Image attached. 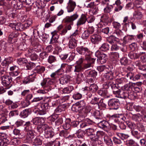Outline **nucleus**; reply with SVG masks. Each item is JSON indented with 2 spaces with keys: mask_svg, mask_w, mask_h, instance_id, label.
Instances as JSON below:
<instances>
[{
  "mask_svg": "<svg viewBox=\"0 0 146 146\" xmlns=\"http://www.w3.org/2000/svg\"><path fill=\"white\" fill-rule=\"evenodd\" d=\"M67 4L66 7L67 12L69 13L73 12L76 6V2L72 0H69Z\"/></svg>",
  "mask_w": 146,
  "mask_h": 146,
  "instance_id": "13",
  "label": "nucleus"
},
{
  "mask_svg": "<svg viewBox=\"0 0 146 146\" xmlns=\"http://www.w3.org/2000/svg\"><path fill=\"white\" fill-rule=\"evenodd\" d=\"M95 55L98 58V62L101 64L105 63L107 60V56L99 50H97L95 52Z\"/></svg>",
  "mask_w": 146,
  "mask_h": 146,
  "instance_id": "5",
  "label": "nucleus"
},
{
  "mask_svg": "<svg viewBox=\"0 0 146 146\" xmlns=\"http://www.w3.org/2000/svg\"><path fill=\"white\" fill-rule=\"evenodd\" d=\"M61 67L62 68L65 69V72L66 73H69L71 72L72 68V65H68L66 64H62Z\"/></svg>",
  "mask_w": 146,
  "mask_h": 146,
  "instance_id": "37",
  "label": "nucleus"
},
{
  "mask_svg": "<svg viewBox=\"0 0 146 146\" xmlns=\"http://www.w3.org/2000/svg\"><path fill=\"white\" fill-rule=\"evenodd\" d=\"M1 83L7 88H9L12 86V84L11 83L12 78L11 76L9 75H4L1 77Z\"/></svg>",
  "mask_w": 146,
  "mask_h": 146,
  "instance_id": "6",
  "label": "nucleus"
},
{
  "mask_svg": "<svg viewBox=\"0 0 146 146\" xmlns=\"http://www.w3.org/2000/svg\"><path fill=\"white\" fill-rule=\"evenodd\" d=\"M115 4L116 5L114 8V11L115 12H118L121 10L123 7L120 0H116Z\"/></svg>",
  "mask_w": 146,
  "mask_h": 146,
  "instance_id": "24",
  "label": "nucleus"
},
{
  "mask_svg": "<svg viewBox=\"0 0 146 146\" xmlns=\"http://www.w3.org/2000/svg\"><path fill=\"white\" fill-rule=\"evenodd\" d=\"M29 109H26L23 110L20 114V116L23 118L27 117L30 113Z\"/></svg>",
  "mask_w": 146,
  "mask_h": 146,
  "instance_id": "38",
  "label": "nucleus"
},
{
  "mask_svg": "<svg viewBox=\"0 0 146 146\" xmlns=\"http://www.w3.org/2000/svg\"><path fill=\"white\" fill-rule=\"evenodd\" d=\"M104 135V133L103 131H97L96 132V134H95L92 141H98L101 143L102 141L99 139L102 138Z\"/></svg>",
  "mask_w": 146,
  "mask_h": 146,
  "instance_id": "17",
  "label": "nucleus"
},
{
  "mask_svg": "<svg viewBox=\"0 0 146 146\" xmlns=\"http://www.w3.org/2000/svg\"><path fill=\"white\" fill-rule=\"evenodd\" d=\"M84 78V76L82 73H80L78 74L76 78V83L78 84H80L83 80Z\"/></svg>",
  "mask_w": 146,
  "mask_h": 146,
  "instance_id": "42",
  "label": "nucleus"
},
{
  "mask_svg": "<svg viewBox=\"0 0 146 146\" xmlns=\"http://www.w3.org/2000/svg\"><path fill=\"white\" fill-rule=\"evenodd\" d=\"M82 95L78 92H75L72 96L73 98L75 100L80 99L82 98Z\"/></svg>",
  "mask_w": 146,
  "mask_h": 146,
  "instance_id": "63",
  "label": "nucleus"
},
{
  "mask_svg": "<svg viewBox=\"0 0 146 146\" xmlns=\"http://www.w3.org/2000/svg\"><path fill=\"white\" fill-rule=\"evenodd\" d=\"M106 41L111 44L114 43L115 42H118L119 41V39L114 35H111L107 38Z\"/></svg>",
  "mask_w": 146,
  "mask_h": 146,
  "instance_id": "29",
  "label": "nucleus"
},
{
  "mask_svg": "<svg viewBox=\"0 0 146 146\" xmlns=\"http://www.w3.org/2000/svg\"><path fill=\"white\" fill-rule=\"evenodd\" d=\"M45 67L41 65H38L34 68V70L35 73L42 74L45 71Z\"/></svg>",
  "mask_w": 146,
  "mask_h": 146,
  "instance_id": "21",
  "label": "nucleus"
},
{
  "mask_svg": "<svg viewBox=\"0 0 146 146\" xmlns=\"http://www.w3.org/2000/svg\"><path fill=\"white\" fill-rule=\"evenodd\" d=\"M44 99V97L41 96L34 98L31 101V103H33V105L35 104L36 102H38Z\"/></svg>",
  "mask_w": 146,
  "mask_h": 146,
  "instance_id": "57",
  "label": "nucleus"
},
{
  "mask_svg": "<svg viewBox=\"0 0 146 146\" xmlns=\"http://www.w3.org/2000/svg\"><path fill=\"white\" fill-rule=\"evenodd\" d=\"M26 132H27L26 134L27 139L30 142L32 141L33 139L35 136V130H33Z\"/></svg>",
  "mask_w": 146,
  "mask_h": 146,
  "instance_id": "20",
  "label": "nucleus"
},
{
  "mask_svg": "<svg viewBox=\"0 0 146 146\" xmlns=\"http://www.w3.org/2000/svg\"><path fill=\"white\" fill-rule=\"evenodd\" d=\"M104 140L105 143L108 146H111L113 144L111 138L108 136L104 137Z\"/></svg>",
  "mask_w": 146,
  "mask_h": 146,
  "instance_id": "41",
  "label": "nucleus"
},
{
  "mask_svg": "<svg viewBox=\"0 0 146 146\" xmlns=\"http://www.w3.org/2000/svg\"><path fill=\"white\" fill-rule=\"evenodd\" d=\"M41 121V118L38 117H36L32 120V122L34 125L40 124L42 123Z\"/></svg>",
  "mask_w": 146,
  "mask_h": 146,
  "instance_id": "49",
  "label": "nucleus"
},
{
  "mask_svg": "<svg viewBox=\"0 0 146 146\" xmlns=\"http://www.w3.org/2000/svg\"><path fill=\"white\" fill-rule=\"evenodd\" d=\"M145 53L144 52H140L139 54L133 52H131L129 54V56L130 58L132 59L138 58L142 54H145Z\"/></svg>",
  "mask_w": 146,
  "mask_h": 146,
  "instance_id": "30",
  "label": "nucleus"
},
{
  "mask_svg": "<svg viewBox=\"0 0 146 146\" xmlns=\"http://www.w3.org/2000/svg\"><path fill=\"white\" fill-rule=\"evenodd\" d=\"M117 135L122 140H124L127 139L129 137V135L127 134H125L122 133H118L117 134Z\"/></svg>",
  "mask_w": 146,
  "mask_h": 146,
  "instance_id": "59",
  "label": "nucleus"
},
{
  "mask_svg": "<svg viewBox=\"0 0 146 146\" xmlns=\"http://www.w3.org/2000/svg\"><path fill=\"white\" fill-rule=\"evenodd\" d=\"M77 46V41L75 38H72L69 42L68 46L69 48L74 49Z\"/></svg>",
  "mask_w": 146,
  "mask_h": 146,
  "instance_id": "32",
  "label": "nucleus"
},
{
  "mask_svg": "<svg viewBox=\"0 0 146 146\" xmlns=\"http://www.w3.org/2000/svg\"><path fill=\"white\" fill-rule=\"evenodd\" d=\"M25 131H29L33 130L35 128V126L33 123L32 121L26 122L24 125Z\"/></svg>",
  "mask_w": 146,
  "mask_h": 146,
  "instance_id": "15",
  "label": "nucleus"
},
{
  "mask_svg": "<svg viewBox=\"0 0 146 146\" xmlns=\"http://www.w3.org/2000/svg\"><path fill=\"white\" fill-rule=\"evenodd\" d=\"M41 139V136H37L33 141L32 140L33 145L35 146L41 145L42 143V140Z\"/></svg>",
  "mask_w": 146,
  "mask_h": 146,
  "instance_id": "31",
  "label": "nucleus"
},
{
  "mask_svg": "<svg viewBox=\"0 0 146 146\" xmlns=\"http://www.w3.org/2000/svg\"><path fill=\"white\" fill-rule=\"evenodd\" d=\"M129 92V91L128 92V96H127V98L131 100H134L136 97L135 96L136 93H134L133 92Z\"/></svg>",
  "mask_w": 146,
  "mask_h": 146,
  "instance_id": "55",
  "label": "nucleus"
},
{
  "mask_svg": "<svg viewBox=\"0 0 146 146\" xmlns=\"http://www.w3.org/2000/svg\"><path fill=\"white\" fill-rule=\"evenodd\" d=\"M57 61V57L53 55H49L47 58V62L50 64H52L55 63Z\"/></svg>",
  "mask_w": 146,
  "mask_h": 146,
  "instance_id": "28",
  "label": "nucleus"
},
{
  "mask_svg": "<svg viewBox=\"0 0 146 146\" xmlns=\"http://www.w3.org/2000/svg\"><path fill=\"white\" fill-rule=\"evenodd\" d=\"M9 140L8 138L0 139V146H7L9 145Z\"/></svg>",
  "mask_w": 146,
  "mask_h": 146,
  "instance_id": "35",
  "label": "nucleus"
},
{
  "mask_svg": "<svg viewBox=\"0 0 146 146\" xmlns=\"http://www.w3.org/2000/svg\"><path fill=\"white\" fill-rule=\"evenodd\" d=\"M133 85L132 84H129L124 85L123 87H121V90L117 97L124 99H126L128 96V91H131L132 90Z\"/></svg>",
  "mask_w": 146,
  "mask_h": 146,
  "instance_id": "1",
  "label": "nucleus"
},
{
  "mask_svg": "<svg viewBox=\"0 0 146 146\" xmlns=\"http://www.w3.org/2000/svg\"><path fill=\"white\" fill-rule=\"evenodd\" d=\"M76 105L78 106L79 109L81 108L84 107L86 106V102L84 100L80 101L76 103Z\"/></svg>",
  "mask_w": 146,
  "mask_h": 146,
  "instance_id": "53",
  "label": "nucleus"
},
{
  "mask_svg": "<svg viewBox=\"0 0 146 146\" xmlns=\"http://www.w3.org/2000/svg\"><path fill=\"white\" fill-rule=\"evenodd\" d=\"M32 75H31L27 77H25L23 81V83L24 84H27L31 82H32L35 80V78L31 77Z\"/></svg>",
  "mask_w": 146,
  "mask_h": 146,
  "instance_id": "33",
  "label": "nucleus"
},
{
  "mask_svg": "<svg viewBox=\"0 0 146 146\" xmlns=\"http://www.w3.org/2000/svg\"><path fill=\"white\" fill-rule=\"evenodd\" d=\"M113 73L111 71H110L104 75L106 79L108 80H111L113 78Z\"/></svg>",
  "mask_w": 146,
  "mask_h": 146,
  "instance_id": "47",
  "label": "nucleus"
},
{
  "mask_svg": "<svg viewBox=\"0 0 146 146\" xmlns=\"http://www.w3.org/2000/svg\"><path fill=\"white\" fill-rule=\"evenodd\" d=\"M89 88L90 91L93 92H95L97 91L98 88L96 85L94 84H91Z\"/></svg>",
  "mask_w": 146,
  "mask_h": 146,
  "instance_id": "56",
  "label": "nucleus"
},
{
  "mask_svg": "<svg viewBox=\"0 0 146 146\" xmlns=\"http://www.w3.org/2000/svg\"><path fill=\"white\" fill-rule=\"evenodd\" d=\"M125 77L127 80L134 81L143 79L144 76L141 74L138 73L135 74L133 72H129L127 74Z\"/></svg>",
  "mask_w": 146,
  "mask_h": 146,
  "instance_id": "3",
  "label": "nucleus"
},
{
  "mask_svg": "<svg viewBox=\"0 0 146 146\" xmlns=\"http://www.w3.org/2000/svg\"><path fill=\"white\" fill-rule=\"evenodd\" d=\"M60 70H58L54 72H53L50 75V76L53 78V80H56L59 76L61 75L62 74L59 73Z\"/></svg>",
  "mask_w": 146,
  "mask_h": 146,
  "instance_id": "43",
  "label": "nucleus"
},
{
  "mask_svg": "<svg viewBox=\"0 0 146 146\" xmlns=\"http://www.w3.org/2000/svg\"><path fill=\"white\" fill-rule=\"evenodd\" d=\"M96 129L93 128H89L85 130V133L91 140L92 141L95 134Z\"/></svg>",
  "mask_w": 146,
  "mask_h": 146,
  "instance_id": "12",
  "label": "nucleus"
},
{
  "mask_svg": "<svg viewBox=\"0 0 146 146\" xmlns=\"http://www.w3.org/2000/svg\"><path fill=\"white\" fill-rule=\"evenodd\" d=\"M98 126L103 129H107L110 127V124L108 121L103 120L98 123Z\"/></svg>",
  "mask_w": 146,
  "mask_h": 146,
  "instance_id": "23",
  "label": "nucleus"
},
{
  "mask_svg": "<svg viewBox=\"0 0 146 146\" xmlns=\"http://www.w3.org/2000/svg\"><path fill=\"white\" fill-rule=\"evenodd\" d=\"M83 131L81 129L78 130L75 133V136L79 139H83L84 137Z\"/></svg>",
  "mask_w": 146,
  "mask_h": 146,
  "instance_id": "46",
  "label": "nucleus"
},
{
  "mask_svg": "<svg viewBox=\"0 0 146 146\" xmlns=\"http://www.w3.org/2000/svg\"><path fill=\"white\" fill-rule=\"evenodd\" d=\"M110 48L109 45L107 43H104L102 44L99 48V49L101 51L105 52L109 50Z\"/></svg>",
  "mask_w": 146,
  "mask_h": 146,
  "instance_id": "40",
  "label": "nucleus"
},
{
  "mask_svg": "<svg viewBox=\"0 0 146 146\" xmlns=\"http://www.w3.org/2000/svg\"><path fill=\"white\" fill-rule=\"evenodd\" d=\"M47 82V78H44L40 83V85L44 89L47 91H49L51 90L52 88L48 86Z\"/></svg>",
  "mask_w": 146,
  "mask_h": 146,
  "instance_id": "22",
  "label": "nucleus"
},
{
  "mask_svg": "<svg viewBox=\"0 0 146 146\" xmlns=\"http://www.w3.org/2000/svg\"><path fill=\"white\" fill-rule=\"evenodd\" d=\"M70 119H66L65 121V123H64L63 125V127L64 129L65 130H68L70 128L71 125L70 123L71 122Z\"/></svg>",
  "mask_w": 146,
  "mask_h": 146,
  "instance_id": "39",
  "label": "nucleus"
},
{
  "mask_svg": "<svg viewBox=\"0 0 146 146\" xmlns=\"http://www.w3.org/2000/svg\"><path fill=\"white\" fill-rule=\"evenodd\" d=\"M36 66L35 64L33 62L27 63L26 64V69L27 70H31Z\"/></svg>",
  "mask_w": 146,
  "mask_h": 146,
  "instance_id": "51",
  "label": "nucleus"
},
{
  "mask_svg": "<svg viewBox=\"0 0 146 146\" xmlns=\"http://www.w3.org/2000/svg\"><path fill=\"white\" fill-rule=\"evenodd\" d=\"M48 125L46 124H44L39 126L37 127V131L40 133H42L43 131H45Z\"/></svg>",
  "mask_w": 146,
  "mask_h": 146,
  "instance_id": "27",
  "label": "nucleus"
},
{
  "mask_svg": "<svg viewBox=\"0 0 146 146\" xmlns=\"http://www.w3.org/2000/svg\"><path fill=\"white\" fill-rule=\"evenodd\" d=\"M78 15L76 13L70 16H67L63 19V22L66 23H72L73 24V21L76 19L78 17Z\"/></svg>",
  "mask_w": 146,
  "mask_h": 146,
  "instance_id": "9",
  "label": "nucleus"
},
{
  "mask_svg": "<svg viewBox=\"0 0 146 146\" xmlns=\"http://www.w3.org/2000/svg\"><path fill=\"white\" fill-rule=\"evenodd\" d=\"M124 78H117L116 80V84L119 88H121V87H123L124 86L123 85L124 83Z\"/></svg>",
  "mask_w": 146,
  "mask_h": 146,
  "instance_id": "44",
  "label": "nucleus"
},
{
  "mask_svg": "<svg viewBox=\"0 0 146 146\" xmlns=\"http://www.w3.org/2000/svg\"><path fill=\"white\" fill-rule=\"evenodd\" d=\"M58 80L59 83L62 85L66 84L69 81V76L66 75H63Z\"/></svg>",
  "mask_w": 146,
  "mask_h": 146,
  "instance_id": "25",
  "label": "nucleus"
},
{
  "mask_svg": "<svg viewBox=\"0 0 146 146\" xmlns=\"http://www.w3.org/2000/svg\"><path fill=\"white\" fill-rule=\"evenodd\" d=\"M87 15L85 14H82L80 17L78 19L77 23V26H80L85 24L87 21Z\"/></svg>",
  "mask_w": 146,
  "mask_h": 146,
  "instance_id": "19",
  "label": "nucleus"
},
{
  "mask_svg": "<svg viewBox=\"0 0 146 146\" xmlns=\"http://www.w3.org/2000/svg\"><path fill=\"white\" fill-rule=\"evenodd\" d=\"M76 50L78 53L85 57H90L92 52L87 47L83 46H78L76 48Z\"/></svg>",
  "mask_w": 146,
  "mask_h": 146,
  "instance_id": "4",
  "label": "nucleus"
},
{
  "mask_svg": "<svg viewBox=\"0 0 146 146\" xmlns=\"http://www.w3.org/2000/svg\"><path fill=\"white\" fill-rule=\"evenodd\" d=\"M97 75V72L94 70L90 71L88 73V74L86 75L88 77H91L94 78V77Z\"/></svg>",
  "mask_w": 146,
  "mask_h": 146,
  "instance_id": "50",
  "label": "nucleus"
},
{
  "mask_svg": "<svg viewBox=\"0 0 146 146\" xmlns=\"http://www.w3.org/2000/svg\"><path fill=\"white\" fill-rule=\"evenodd\" d=\"M27 62V60L25 58H20L17 60L18 63L20 65L24 64H26Z\"/></svg>",
  "mask_w": 146,
  "mask_h": 146,
  "instance_id": "62",
  "label": "nucleus"
},
{
  "mask_svg": "<svg viewBox=\"0 0 146 146\" xmlns=\"http://www.w3.org/2000/svg\"><path fill=\"white\" fill-rule=\"evenodd\" d=\"M35 110L34 111L35 113L37 115L38 114L40 115H43L45 114L46 113L47 109H48V106L44 104H40L39 103H38L36 104V105L35 106Z\"/></svg>",
  "mask_w": 146,
  "mask_h": 146,
  "instance_id": "2",
  "label": "nucleus"
},
{
  "mask_svg": "<svg viewBox=\"0 0 146 146\" xmlns=\"http://www.w3.org/2000/svg\"><path fill=\"white\" fill-rule=\"evenodd\" d=\"M86 60L87 61V62L85 64L83 65V68L87 69L92 66V65L94 63L95 59L90 57H86Z\"/></svg>",
  "mask_w": 146,
  "mask_h": 146,
  "instance_id": "16",
  "label": "nucleus"
},
{
  "mask_svg": "<svg viewBox=\"0 0 146 146\" xmlns=\"http://www.w3.org/2000/svg\"><path fill=\"white\" fill-rule=\"evenodd\" d=\"M58 38V35H55V36L53 35L51 39L50 44H53L54 43L58 42L57 40Z\"/></svg>",
  "mask_w": 146,
  "mask_h": 146,
  "instance_id": "58",
  "label": "nucleus"
},
{
  "mask_svg": "<svg viewBox=\"0 0 146 146\" xmlns=\"http://www.w3.org/2000/svg\"><path fill=\"white\" fill-rule=\"evenodd\" d=\"M54 135L52 129L51 127L48 126L46 130L44 132V136L46 138L52 137Z\"/></svg>",
  "mask_w": 146,
  "mask_h": 146,
  "instance_id": "14",
  "label": "nucleus"
},
{
  "mask_svg": "<svg viewBox=\"0 0 146 146\" xmlns=\"http://www.w3.org/2000/svg\"><path fill=\"white\" fill-rule=\"evenodd\" d=\"M23 24H22L21 23H15V30L22 31H23Z\"/></svg>",
  "mask_w": 146,
  "mask_h": 146,
  "instance_id": "54",
  "label": "nucleus"
},
{
  "mask_svg": "<svg viewBox=\"0 0 146 146\" xmlns=\"http://www.w3.org/2000/svg\"><path fill=\"white\" fill-rule=\"evenodd\" d=\"M48 125L46 124H44L39 126L37 127V131L40 133H42L43 131H45Z\"/></svg>",
  "mask_w": 146,
  "mask_h": 146,
  "instance_id": "26",
  "label": "nucleus"
},
{
  "mask_svg": "<svg viewBox=\"0 0 146 146\" xmlns=\"http://www.w3.org/2000/svg\"><path fill=\"white\" fill-rule=\"evenodd\" d=\"M31 103V102L30 101L25 100V101L21 102V105L22 107L25 108L29 106Z\"/></svg>",
  "mask_w": 146,
  "mask_h": 146,
  "instance_id": "60",
  "label": "nucleus"
},
{
  "mask_svg": "<svg viewBox=\"0 0 146 146\" xmlns=\"http://www.w3.org/2000/svg\"><path fill=\"white\" fill-rule=\"evenodd\" d=\"M98 93L99 95L104 96L105 98H108L110 97L108 91L106 89L100 90L98 91Z\"/></svg>",
  "mask_w": 146,
  "mask_h": 146,
  "instance_id": "36",
  "label": "nucleus"
},
{
  "mask_svg": "<svg viewBox=\"0 0 146 146\" xmlns=\"http://www.w3.org/2000/svg\"><path fill=\"white\" fill-rule=\"evenodd\" d=\"M99 100V98L96 97H94L93 98H92V100L90 102V103L92 104L98 105V100Z\"/></svg>",
  "mask_w": 146,
  "mask_h": 146,
  "instance_id": "64",
  "label": "nucleus"
},
{
  "mask_svg": "<svg viewBox=\"0 0 146 146\" xmlns=\"http://www.w3.org/2000/svg\"><path fill=\"white\" fill-rule=\"evenodd\" d=\"M108 105L111 107V109L117 110L119 107V100L116 98H112L108 100Z\"/></svg>",
  "mask_w": 146,
  "mask_h": 146,
  "instance_id": "7",
  "label": "nucleus"
},
{
  "mask_svg": "<svg viewBox=\"0 0 146 146\" xmlns=\"http://www.w3.org/2000/svg\"><path fill=\"white\" fill-rule=\"evenodd\" d=\"M19 35V33L17 31H15L10 34L8 37V41L10 43L14 42L16 38Z\"/></svg>",
  "mask_w": 146,
  "mask_h": 146,
  "instance_id": "18",
  "label": "nucleus"
},
{
  "mask_svg": "<svg viewBox=\"0 0 146 146\" xmlns=\"http://www.w3.org/2000/svg\"><path fill=\"white\" fill-rule=\"evenodd\" d=\"M84 68L81 65H78L75 66V69L74 72H80L83 70Z\"/></svg>",
  "mask_w": 146,
  "mask_h": 146,
  "instance_id": "61",
  "label": "nucleus"
},
{
  "mask_svg": "<svg viewBox=\"0 0 146 146\" xmlns=\"http://www.w3.org/2000/svg\"><path fill=\"white\" fill-rule=\"evenodd\" d=\"M142 13L139 12L135 11L133 14V17L136 19H141L142 18Z\"/></svg>",
  "mask_w": 146,
  "mask_h": 146,
  "instance_id": "48",
  "label": "nucleus"
},
{
  "mask_svg": "<svg viewBox=\"0 0 146 146\" xmlns=\"http://www.w3.org/2000/svg\"><path fill=\"white\" fill-rule=\"evenodd\" d=\"M66 106L64 104H62L58 106L55 110V113H59L64 111L66 109Z\"/></svg>",
  "mask_w": 146,
  "mask_h": 146,
  "instance_id": "34",
  "label": "nucleus"
},
{
  "mask_svg": "<svg viewBox=\"0 0 146 146\" xmlns=\"http://www.w3.org/2000/svg\"><path fill=\"white\" fill-rule=\"evenodd\" d=\"M90 39L92 44H98L101 42L102 37L99 35L93 34L90 36Z\"/></svg>",
  "mask_w": 146,
  "mask_h": 146,
  "instance_id": "10",
  "label": "nucleus"
},
{
  "mask_svg": "<svg viewBox=\"0 0 146 146\" xmlns=\"http://www.w3.org/2000/svg\"><path fill=\"white\" fill-rule=\"evenodd\" d=\"M74 88L72 86H69L65 88L62 90L63 93L68 94L70 93L73 89Z\"/></svg>",
  "mask_w": 146,
  "mask_h": 146,
  "instance_id": "45",
  "label": "nucleus"
},
{
  "mask_svg": "<svg viewBox=\"0 0 146 146\" xmlns=\"http://www.w3.org/2000/svg\"><path fill=\"white\" fill-rule=\"evenodd\" d=\"M94 31V27L92 26L89 27L85 30L81 35V37L83 39H86L88 38L90 35L92 34Z\"/></svg>",
  "mask_w": 146,
  "mask_h": 146,
  "instance_id": "8",
  "label": "nucleus"
},
{
  "mask_svg": "<svg viewBox=\"0 0 146 146\" xmlns=\"http://www.w3.org/2000/svg\"><path fill=\"white\" fill-rule=\"evenodd\" d=\"M92 109V107L90 105H87L80 109L79 112L82 114L85 117L87 115L88 113L90 112Z\"/></svg>",
  "mask_w": 146,
  "mask_h": 146,
  "instance_id": "11",
  "label": "nucleus"
},
{
  "mask_svg": "<svg viewBox=\"0 0 146 146\" xmlns=\"http://www.w3.org/2000/svg\"><path fill=\"white\" fill-rule=\"evenodd\" d=\"M9 141H10L9 144H12L15 145H17L20 143L19 139L16 138H14L11 140H9Z\"/></svg>",
  "mask_w": 146,
  "mask_h": 146,
  "instance_id": "52",
  "label": "nucleus"
}]
</instances>
